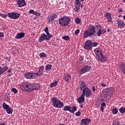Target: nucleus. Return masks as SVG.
<instances>
[{
	"label": "nucleus",
	"instance_id": "nucleus-55",
	"mask_svg": "<svg viewBox=\"0 0 125 125\" xmlns=\"http://www.w3.org/2000/svg\"><path fill=\"white\" fill-rule=\"evenodd\" d=\"M118 11H119V12H123V9L119 8L118 9Z\"/></svg>",
	"mask_w": 125,
	"mask_h": 125
},
{
	"label": "nucleus",
	"instance_id": "nucleus-2",
	"mask_svg": "<svg viewBox=\"0 0 125 125\" xmlns=\"http://www.w3.org/2000/svg\"><path fill=\"white\" fill-rule=\"evenodd\" d=\"M94 52L97 56H98V60L100 62H105L107 61V57L103 55L102 52L100 50L95 49L94 50Z\"/></svg>",
	"mask_w": 125,
	"mask_h": 125
},
{
	"label": "nucleus",
	"instance_id": "nucleus-12",
	"mask_svg": "<svg viewBox=\"0 0 125 125\" xmlns=\"http://www.w3.org/2000/svg\"><path fill=\"white\" fill-rule=\"evenodd\" d=\"M116 22L118 27H119L120 29H122V28H125V23L124 20L119 19L116 21Z\"/></svg>",
	"mask_w": 125,
	"mask_h": 125
},
{
	"label": "nucleus",
	"instance_id": "nucleus-9",
	"mask_svg": "<svg viewBox=\"0 0 125 125\" xmlns=\"http://www.w3.org/2000/svg\"><path fill=\"white\" fill-rule=\"evenodd\" d=\"M30 86V84L27 82H23L20 84V88L21 90L24 91H27L26 88H29Z\"/></svg>",
	"mask_w": 125,
	"mask_h": 125
},
{
	"label": "nucleus",
	"instance_id": "nucleus-45",
	"mask_svg": "<svg viewBox=\"0 0 125 125\" xmlns=\"http://www.w3.org/2000/svg\"><path fill=\"white\" fill-rule=\"evenodd\" d=\"M75 115L76 116H77V117H80V116H81V112L80 111H78L76 113Z\"/></svg>",
	"mask_w": 125,
	"mask_h": 125
},
{
	"label": "nucleus",
	"instance_id": "nucleus-10",
	"mask_svg": "<svg viewBox=\"0 0 125 125\" xmlns=\"http://www.w3.org/2000/svg\"><path fill=\"white\" fill-rule=\"evenodd\" d=\"M90 69H91V67L89 66V65H85L83 68L80 70V75H83V74H84V73H86V72H89L90 71Z\"/></svg>",
	"mask_w": 125,
	"mask_h": 125
},
{
	"label": "nucleus",
	"instance_id": "nucleus-11",
	"mask_svg": "<svg viewBox=\"0 0 125 125\" xmlns=\"http://www.w3.org/2000/svg\"><path fill=\"white\" fill-rule=\"evenodd\" d=\"M3 108L5 110L7 113V114H11L13 111L11 107H9V105L6 104L5 103H3Z\"/></svg>",
	"mask_w": 125,
	"mask_h": 125
},
{
	"label": "nucleus",
	"instance_id": "nucleus-50",
	"mask_svg": "<svg viewBox=\"0 0 125 125\" xmlns=\"http://www.w3.org/2000/svg\"><path fill=\"white\" fill-rule=\"evenodd\" d=\"M96 28L98 30L99 29H101V25H96Z\"/></svg>",
	"mask_w": 125,
	"mask_h": 125
},
{
	"label": "nucleus",
	"instance_id": "nucleus-17",
	"mask_svg": "<svg viewBox=\"0 0 125 125\" xmlns=\"http://www.w3.org/2000/svg\"><path fill=\"white\" fill-rule=\"evenodd\" d=\"M46 35L45 34H42L40 38L39 39V42H43V41L46 40L47 41V38L46 37Z\"/></svg>",
	"mask_w": 125,
	"mask_h": 125
},
{
	"label": "nucleus",
	"instance_id": "nucleus-26",
	"mask_svg": "<svg viewBox=\"0 0 125 125\" xmlns=\"http://www.w3.org/2000/svg\"><path fill=\"white\" fill-rule=\"evenodd\" d=\"M104 107H106V103L104 102H103L101 104V110L102 111V113H103V111L104 110Z\"/></svg>",
	"mask_w": 125,
	"mask_h": 125
},
{
	"label": "nucleus",
	"instance_id": "nucleus-59",
	"mask_svg": "<svg viewBox=\"0 0 125 125\" xmlns=\"http://www.w3.org/2000/svg\"><path fill=\"white\" fill-rule=\"evenodd\" d=\"M80 107L81 108H83V104H81Z\"/></svg>",
	"mask_w": 125,
	"mask_h": 125
},
{
	"label": "nucleus",
	"instance_id": "nucleus-36",
	"mask_svg": "<svg viewBox=\"0 0 125 125\" xmlns=\"http://www.w3.org/2000/svg\"><path fill=\"white\" fill-rule=\"evenodd\" d=\"M62 38L64 41H70V37L69 36H63Z\"/></svg>",
	"mask_w": 125,
	"mask_h": 125
},
{
	"label": "nucleus",
	"instance_id": "nucleus-40",
	"mask_svg": "<svg viewBox=\"0 0 125 125\" xmlns=\"http://www.w3.org/2000/svg\"><path fill=\"white\" fill-rule=\"evenodd\" d=\"M12 92H14L15 93V94H16V93H17V92H18V90L17 89H16V88H12Z\"/></svg>",
	"mask_w": 125,
	"mask_h": 125
},
{
	"label": "nucleus",
	"instance_id": "nucleus-22",
	"mask_svg": "<svg viewBox=\"0 0 125 125\" xmlns=\"http://www.w3.org/2000/svg\"><path fill=\"white\" fill-rule=\"evenodd\" d=\"M64 80L66 83H69L71 80V75L70 74L65 75L64 77Z\"/></svg>",
	"mask_w": 125,
	"mask_h": 125
},
{
	"label": "nucleus",
	"instance_id": "nucleus-8",
	"mask_svg": "<svg viewBox=\"0 0 125 125\" xmlns=\"http://www.w3.org/2000/svg\"><path fill=\"white\" fill-rule=\"evenodd\" d=\"M84 48L87 49V50H91L92 49V41L90 40L86 41L85 42Z\"/></svg>",
	"mask_w": 125,
	"mask_h": 125
},
{
	"label": "nucleus",
	"instance_id": "nucleus-41",
	"mask_svg": "<svg viewBox=\"0 0 125 125\" xmlns=\"http://www.w3.org/2000/svg\"><path fill=\"white\" fill-rule=\"evenodd\" d=\"M79 33H80V29H77L76 30H75V35L76 36H78Z\"/></svg>",
	"mask_w": 125,
	"mask_h": 125
},
{
	"label": "nucleus",
	"instance_id": "nucleus-46",
	"mask_svg": "<svg viewBox=\"0 0 125 125\" xmlns=\"http://www.w3.org/2000/svg\"><path fill=\"white\" fill-rule=\"evenodd\" d=\"M44 69L43 66H41L39 68V71H41V72H43Z\"/></svg>",
	"mask_w": 125,
	"mask_h": 125
},
{
	"label": "nucleus",
	"instance_id": "nucleus-49",
	"mask_svg": "<svg viewBox=\"0 0 125 125\" xmlns=\"http://www.w3.org/2000/svg\"><path fill=\"white\" fill-rule=\"evenodd\" d=\"M3 37H4L3 33L0 32V38H3Z\"/></svg>",
	"mask_w": 125,
	"mask_h": 125
},
{
	"label": "nucleus",
	"instance_id": "nucleus-64",
	"mask_svg": "<svg viewBox=\"0 0 125 125\" xmlns=\"http://www.w3.org/2000/svg\"><path fill=\"white\" fill-rule=\"evenodd\" d=\"M60 125H65V124H60Z\"/></svg>",
	"mask_w": 125,
	"mask_h": 125
},
{
	"label": "nucleus",
	"instance_id": "nucleus-23",
	"mask_svg": "<svg viewBox=\"0 0 125 125\" xmlns=\"http://www.w3.org/2000/svg\"><path fill=\"white\" fill-rule=\"evenodd\" d=\"M42 73H43V71L39 70L37 73H34V75H36L35 76V79H37L38 77H42Z\"/></svg>",
	"mask_w": 125,
	"mask_h": 125
},
{
	"label": "nucleus",
	"instance_id": "nucleus-35",
	"mask_svg": "<svg viewBox=\"0 0 125 125\" xmlns=\"http://www.w3.org/2000/svg\"><path fill=\"white\" fill-rule=\"evenodd\" d=\"M75 22L76 24H80V23H81V19L79 18H76L75 19Z\"/></svg>",
	"mask_w": 125,
	"mask_h": 125
},
{
	"label": "nucleus",
	"instance_id": "nucleus-37",
	"mask_svg": "<svg viewBox=\"0 0 125 125\" xmlns=\"http://www.w3.org/2000/svg\"><path fill=\"white\" fill-rule=\"evenodd\" d=\"M112 113L114 115H116V114H118V109H117V108H113L112 109Z\"/></svg>",
	"mask_w": 125,
	"mask_h": 125
},
{
	"label": "nucleus",
	"instance_id": "nucleus-60",
	"mask_svg": "<svg viewBox=\"0 0 125 125\" xmlns=\"http://www.w3.org/2000/svg\"><path fill=\"white\" fill-rule=\"evenodd\" d=\"M37 16H41V13H38Z\"/></svg>",
	"mask_w": 125,
	"mask_h": 125
},
{
	"label": "nucleus",
	"instance_id": "nucleus-39",
	"mask_svg": "<svg viewBox=\"0 0 125 125\" xmlns=\"http://www.w3.org/2000/svg\"><path fill=\"white\" fill-rule=\"evenodd\" d=\"M97 45H98V42H92V46L95 47V46H97Z\"/></svg>",
	"mask_w": 125,
	"mask_h": 125
},
{
	"label": "nucleus",
	"instance_id": "nucleus-42",
	"mask_svg": "<svg viewBox=\"0 0 125 125\" xmlns=\"http://www.w3.org/2000/svg\"><path fill=\"white\" fill-rule=\"evenodd\" d=\"M0 16H1V17H3V18H6V17H7L6 15H4L1 13H0Z\"/></svg>",
	"mask_w": 125,
	"mask_h": 125
},
{
	"label": "nucleus",
	"instance_id": "nucleus-62",
	"mask_svg": "<svg viewBox=\"0 0 125 125\" xmlns=\"http://www.w3.org/2000/svg\"><path fill=\"white\" fill-rule=\"evenodd\" d=\"M0 125H5L4 123H0Z\"/></svg>",
	"mask_w": 125,
	"mask_h": 125
},
{
	"label": "nucleus",
	"instance_id": "nucleus-7",
	"mask_svg": "<svg viewBox=\"0 0 125 125\" xmlns=\"http://www.w3.org/2000/svg\"><path fill=\"white\" fill-rule=\"evenodd\" d=\"M20 13L17 12L9 13H8V17L11 18V19H18L20 17Z\"/></svg>",
	"mask_w": 125,
	"mask_h": 125
},
{
	"label": "nucleus",
	"instance_id": "nucleus-15",
	"mask_svg": "<svg viewBox=\"0 0 125 125\" xmlns=\"http://www.w3.org/2000/svg\"><path fill=\"white\" fill-rule=\"evenodd\" d=\"M115 92V90L113 89H109L107 91L106 93H105V96L106 98H108V97H109V98H111L112 96H113V94Z\"/></svg>",
	"mask_w": 125,
	"mask_h": 125
},
{
	"label": "nucleus",
	"instance_id": "nucleus-18",
	"mask_svg": "<svg viewBox=\"0 0 125 125\" xmlns=\"http://www.w3.org/2000/svg\"><path fill=\"white\" fill-rule=\"evenodd\" d=\"M77 100L79 104H82L83 102H84V96L82 94L81 96Z\"/></svg>",
	"mask_w": 125,
	"mask_h": 125
},
{
	"label": "nucleus",
	"instance_id": "nucleus-24",
	"mask_svg": "<svg viewBox=\"0 0 125 125\" xmlns=\"http://www.w3.org/2000/svg\"><path fill=\"white\" fill-rule=\"evenodd\" d=\"M53 16H50V17H48V21L50 24H52L53 23V21H54V19L52 17Z\"/></svg>",
	"mask_w": 125,
	"mask_h": 125
},
{
	"label": "nucleus",
	"instance_id": "nucleus-29",
	"mask_svg": "<svg viewBox=\"0 0 125 125\" xmlns=\"http://www.w3.org/2000/svg\"><path fill=\"white\" fill-rule=\"evenodd\" d=\"M52 68V65L47 64L46 66V70L47 71H50V69Z\"/></svg>",
	"mask_w": 125,
	"mask_h": 125
},
{
	"label": "nucleus",
	"instance_id": "nucleus-30",
	"mask_svg": "<svg viewBox=\"0 0 125 125\" xmlns=\"http://www.w3.org/2000/svg\"><path fill=\"white\" fill-rule=\"evenodd\" d=\"M58 84V82L55 81L54 83H51L50 84V87H53V86H56Z\"/></svg>",
	"mask_w": 125,
	"mask_h": 125
},
{
	"label": "nucleus",
	"instance_id": "nucleus-53",
	"mask_svg": "<svg viewBox=\"0 0 125 125\" xmlns=\"http://www.w3.org/2000/svg\"><path fill=\"white\" fill-rule=\"evenodd\" d=\"M101 85L103 86V87H105V86H106V84H105L104 83H102Z\"/></svg>",
	"mask_w": 125,
	"mask_h": 125
},
{
	"label": "nucleus",
	"instance_id": "nucleus-54",
	"mask_svg": "<svg viewBox=\"0 0 125 125\" xmlns=\"http://www.w3.org/2000/svg\"><path fill=\"white\" fill-rule=\"evenodd\" d=\"M92 91L93 92H94V91H95V87L94 86H93V88H92Z\"/></svg>",
	"mask_w": 125,
	"mask_h": 125
},
{
	"label": "nucleus",
	"instance_id": "nucleus-16",
	"mask_svg": "<svg viewBox=\"0 0 125 125\" xmlns=\"http://www.w3.org/2000/svg\"><path fill=\"white\" fill-rule=\"evenodd\" d=\"M90 122L91 121L90 119L88 118H85L82 119L81 120V123H82V125H88L89 124H90Z\"/></svg>",
	"mask_w": 125,
	"mask_h": 125
},
{
	"label": "nucleus",
	"instance_id": "nucleus-21",
	"mask_svg": "<svg viewBox=\"0 0 125 125\" xmlns=\"http://www.w3.org/2000/svg\"><path fill=\"white\" fill-rule=\"evenodd\" d=\"M62 110L63 111H68V112H70V113H71L72 110V106L70 105H66L62 108Z\"/></svg>",
	"mask_w": 125,
	"mask_h": 125
},
{
	"label": "nucleus",
	"instance_id": "nucleus-44",
	"mask_svg": "<svg viewBox=\"0 0 125 125\" xmlns=\"http://www.w3.org/2000/svg\"><path fill=\"white\" fill-rule=\"evenodd\" d=\"M44 32H46V34H48V33H49L48 32V27H45V28L44 29Z\"/></svg>",
	"mask_w": 125,
	"mask_h": 125
},
{
	"label": "nucleus",
	"instance_id": "nucleus-19",
	"mask_svg": "<svg viewBox=\"0 0 125 125\" xmlns=\"http://www.w3.org/2000/svg\"><path fill=\"white\" fill-rule=\"evenodd\" d=\"M104 17H106L108 21V22H110V23H112V21H113L112 20V17L111 16V14H110L109 13H106L104 14Z\"/></svg>",
	"mask_w": 125,
	"mask_h": 125
},
{
	"label": "nucleus",
	"instance_id": "nucleus-58",
	"mask_svg": "<svg viewBox=\"0 0 125 125\" xmlns=\"http://www.w3.org/2000/svg\"><path fill=\"white\" fill-rule=\"evenodd\" d=\"M106 31L105 29L103 30V33H106Z\"/></svg>",
	"mask_w": 125,
	"mask_h": 125
},
{
	"label": "nucleus",
	"instance_id": "nucleus-61",
	"mask_svg": "<svg viewBox=\"0 0 125 125\" xmlns=\"http://www.w3.org/2000/svg\"><path fill=\"white\" fill-rule=\"evenodd\" d=\"M110 29H107V33H110Z\"/></svg>",
	"mask_w": 125,
	"mask_h": 125
},
{
	"label": "nucleus",
	"instance_id": "nucleus-51",
	"mask_svg": "<svg viewBox=\"0 0 125 125\" xmlns=\"http://www.w3.org/2000/svg\"><path fill=\"white\" fill-rule=\"evenodd\" d=\"M3 72H2V69L1 68V67L0 66V75H2Z\"/></svg>",
	"mask_w": 125,
	"mask_h": 125
},
{
	"label": "nucleus",
	"instance_id": "nucleus-63",
	"mask_svg": "<svg viewBox=\"0 0 125 125\" xmlns=\"http://www.w3.org/2000/svg\"><path fill=\"white\" fill-rule=\"evenodd\" d=\"M123 18H124V20H125V15L123 16Z\"/></svg>",
	"mask_w": 125,
	"mask_h": 125
},
{
	"label": "nucleus",
	"instance_id": "nucleus-48",
	"mask_svg": "<svg viewBox=\"0 0 125 125\" xmlns=\"http://www.w3.org/2000/svg\"><path fill=\"white\" fill-rule=\"evenodd\" d=\"M51 16H52L53 18L54 19V18H57L58 16L55 14H52L51 15Z\"/></svg>",
	"mask_w": 125,
	"mask_h": 125
},
{
	"label": "nucleus",
	"instance_id": "nucleus-33",
	"mask_svg": "<svg viewBox=\"0 0 125 125\" xmlns=\"http://www.w3.org/2000/svg\"><path fill=\"white\" fill-rule=\"evenodd\" d=\"M2 69V73H4V72H5V71H7V69H8V67L5 66L3 67H1Z\"/></svg>",
	"mask_w": 125,
	"mask_h": 125
},
{
	"label": "nucleus",
	"instance_id": "nucleus-38",
	"mask_svg": "<svg viewBox=\"0 0 125 125\" xmlns=\"http://www.w3.org/2000/svg\"><path fill=\"white\" fill-rule=\"evenodd\" d=\"M40 57L41 58L43 57V58H44V57H46V54H45V53H41L40 54Z\"/></svg>",
	"mask_w": 125,
	"mask_h": 125
},
{
	"label": "nucleus",
	"instance_id": "nucleus-13",
	"mask_svg": "<svg viewBox=\"0 0 125 125\" xmlns=\"http://www.w3.org/2000/svg\"><path fill=\"white\" fill-rule=\"evenodd\" d=\"M36 74L30 72H27L24 74V77L26 78V79H29L30 80L31 79H36Z\"/></svg>",
	"mask_w": 125,
	"mask_h": 125
},
{
	"label": "nucleus",
	"instance_id": "nucleus-47",
	"mask_svg": "<svg viewBox=\"0 0 125 125\" xmlns=\"http://www.w3.org/2000/svg\"><path fill=\"white\" fill-rule=\"evenodd\" d=\"M34 12H35V11L33 9H31L29 11V13L34 14Z\"/></svg>",
	"mask_w": 125,
	"mask_h": 125
},
{
	"label": "nucleus",
	"instance_id": "nucleus-31",
	"mask_svg": "<svg viewBox=\"0 0 125 125\" xmlns=\"http://www.w3.org/2000/svg\"><path fill=\"white\" fill-rule=\"evenodd\" d=\"M103 30L102 29H99L97 33L98 37H100L103 34Z\"/></svg>",
	"mask_w": 125,
	"mask_h": 125
},
{
	"label": "nucleus",
	"instance_id": "nucleus-56",
	"mask_svg": "<svg viewBox=\"0 0 125 125\" xmlns=\"http://www.w3.org/2000/svg\"><path fill=\"white\" fill-rule=\"evenodd\" d=\"M8 73H11V68H9L8 70Z\"/></svg>",
	"mask_w": 125,
	"mask_h": 125
},
{
	"label": "nucleus",
	"instance_id": "nucleus-57",
	"mask_svg": "<svg viewBox=\"0 0 125 125\" xmlns=\"http://www.w3.org/2000/svg\"><path fill=\"white\" fill-rule=\"evenodd\" d=\"M38 13H37V12L34 11V13L33 14H34L35 15H37Z\"/></svg>",
	"mask_w": 125,
	"mask_h": 125
},
{
	"label": "nucleus",
	"instance_id": "nucleus-6",
	"mask_svg": "<svg viewBox=\"0 0 125 125\" xmlns=\"http://www.w3.org/2000/svg\"><path fill=\"white\" fill-rule=\"evenodd\" d=\"M84 96H86V97H90L92 95V92H91V90L88 88V87H84L83 90V93Z\"/></svg>",
	"mask_w": 125,
	"mask_h": 125
},
{
	"label": "nucleus",
	"instance_id": "nucleus-4",
	"mask_svg": "<svg viewBox=\"0 0 125 125\" xmlns=\"http://www.w3.org/2000/svg\"><path fill=\"white\" fill-rule=\"evenodd\" d=\"M71 22V19L69 17L65 16L59 20V23L61 26H66Z\"/></svg>",
	"mask_w": 125,
	"mask_h": 125
},
{
	"label": "nucleus",
	"instance_id": "nucleus-52",
	"mask_svg": "<svg viewBox=\"0 0 125 125\" xmlns=\"http://www.w3.org/2000/svg\"><path fill=\"white\" fill-rule=\"evenodd\" d=\"M79 60L81 61H83V56H80L79 58Z\"/></svg>",
	"mask_w": 125,
	"mask_h": 125
},
{
	"label": "nucleus",
	"instance_id": "nucleus-14",
	"mask_svg": "<svg viewBox=\"0 0 125 125\" xmlns=\"http://www.w3.org/2000/svg\"><path fill=\"white\" fill-rule=\"evenodd\" d=\"M16 1L19 7H23V6L27 5L25 0H16Z\"/></svg>",
	"mask_w": 125,
	"mask_h": 125
},
{
	"label": "nucleus",
	"instance_id": "nucleus-20",
	"mask_svg": "<svg viewBox=\"0 0 125 125\" xmlns=\"http://www.w3.org/2000/svg\"><path fill=\"white\" fill-rule=\"evenodd\" d=\"M25 37V33L23 32H21L20 33H18L17 36L15 37V38L17 40H19L20 39H23Z\"/></svg>",
	"mask_w": 125,
	"mask_h": 125
},
{
	"label": "nucleus",
	"instance_id": "nucleus-28",
	"mask_svg": "<svg viewBox=\"0 0 125 125\" xmlns=\"http://www.w3.org/2000/svg\"><path fill=\"white\" fill-rule=\"evenodd\" d=\"M80 5H81L75 4V6L76 8V9H75L76 12H78V11H79V10H80V7H81V6H80Z\"/></svg>",
	"mask_w": 125,
	"mask_h": 125
},
{
	"label": "nucleus",
	"instance_id": "nucleus-1",
	"mask_svg": "<svg viewBox=\"0 0 125 125\" xmlns=\"http://www.w3.org/2000/svg\"><path fill=\"white\" fill-rule=\"evenodd\" d=\"M96 31H95V27L93 26H91L88 29L87 31H85L83 33V38L85 39L90 37L91 39H93V36L95 37V34Z\"/></svg>",
	"mask_w": 125,
	"mask_h": 125
},
{
	"label": "nucleus",
	"instance_id": "nucleus-43",
	"mask_svg": "<svg viewBox=\"0 0 125 125\" xmlns=\"http://www.w3.org/2000/svg\"><path fill=\"white\" fill-rule=\"evenodd\" d=\"M75 4L81 5V1H80V0H76Z\"/></svg>",
	"mask_w": 125,
	"mask_h": 125
},
{
	"label": "nucleus",
	"instance_id": "nucleus-34",
	"mask_svg": "<svg viewBox=\"0 0 125 125\" xmlns=\"http://www.w3.org/2000/svg\"><path fill=\"white\" fill-rule=\"evenodd\" d=\"M119 111L121 114H124L125 113V108L124 107H121L120 108Z\"/></svg>",
	"mask_w": 125,
	"mask_h": 125
},
{
	"label": "nucleus",
	"instance_id": "nucleus-25",
	"mask_svg": "<svg viewBox=\"0 0 125 125\" xmlns=\"http://www.w3.org/2000/svg\"><path fill=\"white\" fill-rule=\"evenodd\" d=\"M85 84V83H84V82L83 81L82 82V83H80V90H83V87H84V85Z\"/></svg>",
	"mask_w": 125,
	"mask_h": 125
},
{
	"label": "nucleus",
	"instance_id": "nucleus-3",
	"mask_svg": "<svg viewBox=\"0 0 125 125\" xmlns=\"http://www.w3.org/2000/svg\"><path fill=\"white\" fill-rule=\"evenodd\" d=\"M52 102H53L54 107H56V108H63L64 107L63 102L54 97L52 98Z\"/></svg>",
	"mask_w": 125,
	"mask_h": 125
},
{
	"label": "nucleus",
	"instance_id": "nucleus-27",
	"mask_svg": "<svg viewBox=\"0 0 125 125\" xmlns=\"http://www.w3.org/2000/svg\"><path fill=\"white\" fill-rule=\"evenodd\" d=\"M47 41H49L51 38L53 37V35H51L49 34V32L46 34Z\"/></svg>",
	"mask_w": 125,
	"mask_h": 125
},
{
	"label": "nucleus",
	"instance_id": "nucleus-32",
	"mask_svg": "<svg viewBox=\"0 0 125 125\" xmlns=\"http://www.w3.org/2000/svg\"><path fill=\"white\" fill-rule=\"evenodd\" d=\"M72 109H71V111L70 113L74 114V112H76V111H77V106H74L73 107H72Z\"/></svg>",
	"mask_w": 125,
	"mask_h": 125
},
{
	"label": "nucleus",
	"instance_id": "nucleus-5",
	"mask_svg": "<svg viewBox=\"0 0 125 125\" xmlns=\"http://www.w3.org/2000/svg\"><path fill=\"white\" fill-rule=\"evenodd\" d=\"M41 86L39 83H31L29 84V88L27 89V91L30 92V91H33V90H36L37 89H40Z\"/></svg>",
	"mask_w": 125,
	"mask_h": 125
}]
</instances>
